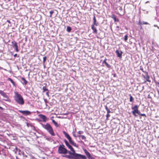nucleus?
<instances>
[{
  "label": "nucleus",
  "instance_id": "1",
  "mask_svg": "<svg viewBox=\"0 0 159 159\" xmlns=\"http://www.w3.org/2000/svg\"><path fill=\"white\" fill-rule=\"evenodd\" d=\"M71 152L69 151L68 152L69 155L78 159H86V157L84 155L80 154H78L75 152V150L73 148V149H70Z\"/></svg>",
  "mask_w": 159,
  "mask_h": 159
},
{
  "label": "nucleus",
  "instance_id": "2",
  "mask_svg": "<svg viewBox=\"0 0 159 159\" xmlns=\"http://www.w3.org/2000/svg\"><path fill=\"white\" fill-rule=\"evenodd\" d=\"M14 98L16 102L20 105L24 104V101L22 96L17 92H15Z\"/></svg>",
  "mask_w": 159,
  "mask_h": 159
},
{
  "label": "nucleus",
  "instance_id": "3",
  "mask_svg": "<svg viewBox=\"0 0 159 159\" xmlns=\"http://www.w3.org/2000/svg\"><path fill=\"white\" fill-rule=\"evenodd\" d=\"M41 125L42 127L46 130L52 136L55 135L53 129L50 124L47 123L46 124H41Z\"/></svg>",
  "mask_w": 159,
  "mask_h": 159
},
{
  "label": "nucleus",
  "instance_id": "4",
  "mask_svg": "<svg viewBox=\"0 0 159 159\" xmlns=\"http://www.w3.org/2000/svg\"><path fill=\"white\" fill-rule=\"evenodd\" d=\"M58 152L60 154H66L67 152V149L65 148L63 145H60L58 147Z\"/></svg>",
  "mask_w": 159,
  "mask_h": 159
},
{
  "label": "nucleus",
  "instance_id": "5",
  "mask_svg": "<svg viewBox=\"0 0 159 159\" xmlns=\"http://www.w3.org/2000/svg\"><path fill=\"white\" fill-rule=\"evenodd\" d=\"M138 107L139 106L137 105H135L134 107H132V109L133 110L132 111V113L135 116H137L136 113L139 115L140 112L138 109Z\"/></svg>",
  "mask_w": 159,
  "mask_h": 159
},
{
  "label": "nucleus",
  "instance_id": "6",
  "mask_svg": "<svg viewBox=\"0 0 159 159\" xmlns=\"http://www.w3.org/2000/svg\"><path fill=\"white\" fill-rule=\"evenodd\" d=\"M19 111L25 116L30 115L31 114V112L29 111L19 110Z\"/></svg>",
  "mask_w": 159,
  "mask_h": 159
},
{
  "label": "nucleus",
  "instance_id": "7",
  "mask_svg": "<svg viewBox=\"0 0 159 159\" xmlns=\"http://www.w3.org/2000/svg\"><path fill=\"white\" fill-rule=\"evenodd\" d=\"M63 134L65 135V137L68 139L69 140V142L71 143L73 141L72 140V139L70 135L67 133L65 131H63Z\"/></svg>",
  "mask_w": 159,
  "mask_h": 159
},
{
  "label": "nucleus",
  "instance_id": "8",
  "mask_svg": "<svg viewBox=\"0 0 159 159\" xmlns=\"http://www.w3.org/2000/svg\"><path fill=\"white\" fill-rule=\"evenodd\" d=\"M116 53L117 57L120 58H121L122 52L121 51L117 50H116Z\"/></svg>",
  "mask_w": 159,
  "mask_h": 159
},
{
  "label": "nucleus",
  "instance_id": "9",
  "mask_svg": "<svg viewBox=\"0 0 159 159\" xmlns=\"http://www.w3.org/2000/svg\"><path fill=\"white\" fill-rule=\"evenodd\" d=\"M39 117L43 120V122H46V121L47 118L44 115L42 114H39Z\"/></svg>",
  "mask_w": 159,
  "mask_h": 159
},
{
  "label": "nucleus",
  "instance_id": "10",
  "mask_svg": "<svg viewBox=\"0 0 159 159\" xmlns=\"http://www.w3.org/2000/svg\"><path fill=\"white\" fill-rule=\"evenodd\" d=\"M64 142L66 145L68 147L69 149H73V148L70 145L68 141L66 140H65Z\"/></svg>",
  "mask_w": 159,
  "mask_h": 159
},
{
  "label": "nucleus",
  "instance_id": "11",
  "mask_svg": "<svg viewBox=\"0 0 159 159\" xmlns=\"http://www.w3.org/2000/svg\"><path fill=\"white\" fill-rule=\"evenodd\" d=\"M0 94L4 98H7V96L3 91L0 90Z\"/></svg>",
  "mask_w": 159,
  "mask_h": 159
},
{
  "label": "nucleus",
  "instance_id": "12",
  "mask_svg": "<svg viewBox=\"0 0 159 159\" xmlns=\"http://www.w3.org/2000/svg\"><path fill=\"white\" fill-rule=\"evenodd\" d=\"M21 82L23 85H26L27 83V81L24 78H22L21 79Z\"/></svg>",
  "mask_w": 159,
  "mask_h": 159
},
{
  "label": "nucleus",
  "instance_id": "13",
  "mask_svg": "<svg viewBox=\"0 0 159 159\" xmlns=\"http://www.w3.org/2000/svg\"><path fill=\"white\" fill-rule=\"evenodd\" d=\"M91 28L92 30H93V33H97V31L96 29V28L94 27V25H92L91 26Z\"/></svg>",
  "mask_w": 159,
  "mask_h": 159
},
{
  "label": "nucleus",
  "instance_id": "14",
  "mask_svg": "<svg viewBox=\"0 0 159 159\" xmlns=\"http://www.w3.org/2000/svg\"><path fill=\"white\" fill-rule=\"evenodd\" d=\"M84 151L85 154L89 158L91 156V155H90V153H89V152H88L86 149H84Z\"/></svg>",
  "mask_w": 159,
  "mask_h": 159
},
{
  "label": "nucleus",
  "instance_id": "15",
  "mask_svg": "<svg viewBox=\"0 0 159 159\" xmlns=\"http://www.w3.org/2000/svg\"><path fill=\"white\" fill-rule=\"evenodd\" d=\"M12 45L13 47H16L17 46V44L16 42L15 41L11 42Z\"/></svg>",
  "mask_w": 159,
  "mask_h": 159
},
{
  "label": "nucleus",
  "instance_id": "16",
  "mask_svg": "<svg viewBox=\"0 0 159 159\" xmlns=\"http://www.w3.org/2000/svg\"><path fill=\"white\" fill-rule=\"evenodd\" d=\"M93 22H93L94 24L93 25H95L96 26H97L98 24V23H96V20L95 15L93 17Z\"/></svg>",
  "mask_w": 159,
  "mask_h": 159
},
{
  "label": "nucleus",
  "instance_id": "17",
  "mask_svg": "<svg viewBox=\"0 0 159 159\" xmlns=\"http://www.w3.org/2000/svg\"><path fill=\"white\" fill-rule=\"evenodd\" d=\"M144 78L147 80V81L149 82H150V80H149V76L147 74L146 75V76L144 77Z\"/></svg>",
  "mask_w": 159,
  "mask_h": 159
},
{
  "label": "nucleus",
  "instance_id": "18",
  "mask_svg": "<svg viewBox=\"0 0 159 159\" xmlns=\"http://www.w3.org/2000/svg\"><path fill=\"white\" fill-rule=\"evenodd\" d=\"M8 80L10 81L14 86H15V83L11 78H8Z\"/></svg>",
  "mask_w": 159,
  "mask_h": 159
},
{
  "label": "nucleus",
  "instance_id": "19",
  "mask_svg": "<svg viewBox=\"0 0 159 159\" xmlns=\"http://www.w3.org/2000/svg\"><path fill=\"white\" fill-rule=\"evenodd\" d=\"M78 137H81L82 139L83 140H85L86 139V137L83 135H77Z\"/></svg>",
  "mask_w": 159,
  "mask_h": 159
},
{
  "label": "nucleus",
  "instance_id": "20",
  "mask_svg": "<svg viewBox=\"0 0 159 159\" xmlns=\"http://www.w3.org/2000/svg\"><path fill=\"white\" fill-rule=\"evenodd\" d=\"M52 122L55 125L56 127H58V125L57 123L55 121V120H52Z\"/></svg>",
  "mask_w": 159,
  "mask_h": 159
},
{
  "label": "nucleus",
  "instance_id": "21",
  "mask_svg": "<svg viewBox=\"0 0 159 159\" xmlns=\"http://www.w3.org/2000/svg\"><path fill=\"white\" fill-rule=\"evenodd\" d=\"M129 101L130 102H132L134 100V98H133V97L131 95V94L129 95Z\"/></svg>",
  "mask_w": 159,
  "mask_h": 159
},
{
  "label": "nucleus",
  "instance_id": "22",
  "mask_svg": "<svg viewBox=\"0 0 159 159\" xmlns=\"http://www.w3.org/2000/svg\"><path fill=\"white\" fill-rule=\"evenodd\" d=\"M71 144L73 146L76 147V148L78 147V145L75 143H74L73 141L71 143Z\"/></svg>",
  "mask_w": 159,
  "mask_h": 159
},
{
  "label": "nucleus",
  "instance_id": "23",
  "mask_svg": "<svg viewBox=\"0 0 159 159\" xmlns=\"http://www.w3.org/2000/svg\"><path fill=\"white\" fill-rule=\"evenodd\" d=\"M105 109L107 111V113H109L111 112L110 110L108 108L107 106H106Z\"/></svg>",
  "mask_w": 159,
  "mask_h": 159
},
{
  "label": "nucleus",
  "instance_id": "24",
  "mask_svg": "<svg viewBox=\"0 0 159 159\" xmlns=\"http://www.w3.org/2000/svg\"><path fill=\"white\" fill-rule=\"evenodd\" d=\"M71 30V29L70 26H67V31L68 32H70Z\"/></svg>",
  "mask_w": 159,
  "mask_h": 159
},
{
  "label": "nucleus",
  "instance_id": "25",
  "mask_svg": "<svg viewBox=\"0 0 159 159\" xmlns=\"http://www.w3.org/2000/svg\"><path fill=\"white\" fill-rule=\"evenodd\" d=\"M43 92H45V91H48V89H47L46 88V87L45 86H43Z\"/></svg>",
  "mask_w": 159,
  "mask_h": 159
},
{
  "label": "nucleus",
  "instance_id": "26",
  "mask_svg": "<svg viewBox=\"0 0 159 159\" xmlns=\"http://www.w3.org/2000/svg\"><path fill=\"white\" fill-rule=\"evenodd\" d=\"M46 59H47L46 57L45 56V57H43V64H44L46 60Z\"/></svg>",
  "mask_w": 159,
  "mask_h": 159
},
{
  "label": "nucleus",
  "instance_id": "27",
  "mask_svg": "<svg viewBox=\"0 0 159 159\" xmlns=\"http://www.w3.org/2000/svg\"><path fill=\"white\" fill-rule=\"evenodd\" d=\"M78 134H83L84 133V132L82 131H78Z\"/></svg>",
  "mask_w": 159,
  "mask_h": 159
},
{
  "label": "nucleus",
  "instance_id": "28",
  "mask_svg": "<svg viewBox=\"0 0 159 159\" xmlns=\"http://www.w3.org/2000/svg\"><path fill=\"white\" fill-rule=\"evenodd\" d=\"M112 18L115 21H118V20H116V18L115 16L114 15H112Z\"/></svg>",
  "mask_w": 159,
  "mask_h": 159
},
{
  "label": "nucleus",
  "instance_id": "29",
  "mask_svg": "<svg viewBox=\"0 0 159 159\" xmlns=\"http://www.w3.org/2000/svg\"><path fill=\"white\" fill-rule=\"evenodd\" d=\"M50 14V16L51 17L52 16V14L54 13V11H51L49 12Z\"/></svg>",
  "mask_w": 159,
  "mask_h": 159
},
{
  "label": "nucleus",
  "instance_id": "30",
  "mask_svg": "<svg viewBox=\"0 0 159 159\" xmlns=\"http://www.w3.org/2000/svg\"><path fill=\"white\" fill-rule=\"evenodd\" d=\"M105 64L107 67H108V68H110L111 67V66H110V65L108 64L107 63H106V64Z\"/></svg>",
  "mask_w": 159,
  "mask_h": 159
},
{
  "label": "nucleus",
  "instance_id": "31",
  "mask_svg": "<svg viewBox=\"0 0 159 159\" xmlns=\"http://www.w3.org/2000/svg\"><path fill=\"white\" fill-rule=\"evenodd\" d=\"M128 39V35H126L125 36L124 40L125 41L127 40Z\"/></svg>",
  "mask_w": 159,
  "mask_h": 159
},
{
  "label": "nucleus",
  "instance_id": "32",
  "mask_svg": "<svg viewBox=\"0 0 159 159\" xmlns=\"http://www.w3.org/2000/svg\"><path fill=\"white\" fill-rule=\"evenodd\" d=\"M139 115H140V116H142L146 117V115L145 114H141L140 112L139 114Z\"/></svg>",
  "mask_w": 159,
  "mask_h": 159
},
{
  "label": "nucleus",
  "instance_id": "33",
  "mask_svg": "<svg viewBox=\"0 0 159 159\" xmlns=\"http://www.w3.org/2000/svg\"><path fill=\"white\" fill-rule=\"evenodd\" d=\"M73 134V136L75 137H78L77 135L76 136L75 134V132H72Z\"/></svg>",
  "mask_w": 159,
  "mask_h": 159
},
{
  "label": "nucleus",
  "instance_id": "34",
  "mask_svg": "<svg viewBox=\"0 0 159 159\" xmlns=\"http://www.w3.org/2000/svg\"><path fill=\"white\" fill-rule=\"evenodd\" d=\"M143 24L147 25V24H149L147 22L143 21Z\"/></svg>",
  "mask_w": 159,
  "mask_h": 159
},
{
  "label": "nucleus",
  "instance_id": "35",
  "mask_svg": "<svg viewBox=\"0 0 159 159\" xmlns=\"http://www.w3.org/2000/svg\"><path fill=\"white\" fill-rule=\"evenodd\" d=\"M107 60V59H105L104 61H103L102 62V63L103 64H106V63H107V62H106V61Z\"/></svg>",
  "mask_w": 159,
  "mask_h": 159
},
{
  "label": "nucleus",
  "instance_id": "36",
  "mask_svg": "<svg viewBox=\"0 0 159 159\" xmlns=\"http://www.w3.org/2000/svg\"><path fill=\"white\" fill-rule=\"evenodd\" d=\"M107 60V59H105L104 61H103L102 62V63L103 64H106V63H107V62H106V61Z\"/></svg>",
  "mask_w": 159,
  "mask_h": 159
},
{
  "label": "nucleus",
  "instance_id": "37",
  "mask_svg": "<svg viewBox=\"0 0 159 159\" xmlns=\"http://www.w3.org/2000/svg\"><path fill=\"white\" fill-rule=\"evenodd\" d=\"M109 114V113H107V114L106 115L107 119L110 116V115Z\"/></svg>",
  "mask_w": 159,
  "mask_h": 159
},
{
  "label": "nucleus",
  "instance_id": "38",
  "mask_svg": "<svg viewBox=\"0 0 159 159\" xmlns=\"http://www.w3.org/2000/svg\"><path fill=\"white\" fill-rule=\"evenodd\" d=\"M139 25H143V22H141L139 21Z\"/></svg>",
  "mask_w": 159,
  "mask_h": 159
},
{
  "label": "nucleus",
  "instance_id": "39",
  "mask_svg": "<svg viewBox=\"0 0 159 159\" xmlns=\"http://www.w3.org/2000/svg\"><path fill=\"white\" fill-rule=\"evenodd\" d=\"M9 100V98H8V97H7V98H6L5 99H4V100L5 101H8Z\"/></svg>",
  "mask_w": 159,
  "mask_h": 159
},
{
  "label": "nucleus",
  "instance_id": "40",
  "mask_svg": "<svg viewBox=\"0 0 159 159\" xmlns=\"http://www.w3.org/2000/svg\"><path fill=\"white\" fill-rule=\"evenodd\" d=\"M88 158L89 159H94L93 157H91V156L89 158Z\"/></svg>",
  "mask_w": 159,
  "mask_h": 159
},
{
  "label": "nucleus",
  "instance_id": "41",
  "mask_svg": "<svg viewBox=\"0 0 159 159\" xmlns=\"http://www.w3.org/2000/svg\"><path fill=\"white\" fill-rule=\"evenodd\" d=\"M46 95H47L48 97L49 96V92L48 91L46 92Z\"/></svg>",
  "mask_w": 159,
  "mask_h": 159
},
{
  "label": "nucleus",
  "instance_id": "42",
  "mask_svg": "<svg viewBox=\"0 0 159 159\" xmlns=\"http://www.w3.org/2000/svg\"><path fill=\"white\" fill-rule=\"evenodd\" d=\"M154 27H157V28L159 29V27L158 26H157V25H154Z\"/></svg>",
  "mask_w": 159,
  "mask_h": 159
},
{
  "label": "nucleus",
  "instance_id": "43",
  "mask_svg": "<svg viewBox=\"0 0 159 159\" xmlns=\"http://www.w3.org/2000/svg\"><path fill=\"white\" fill-rule=\"evenodd\" d=\"M17 56V54H15L14 55V57H16Z\"/></svg>",
  "mask_w": 159,
  "mask_h": 159
},
{
  "label": "nucleus",
  "instance_id": "44",
  "mask_svg": "<svg viewBox=\"0 0 159 159\" xmlns=\"http://www.w3.org/2000/svg\"><path fill=\"white\" fill-rule=\"evenodd\" d=\"M16 49V52H18V51H19V50H18V48H16V49Z\"/></svg>",
  "mask_w": 159,
  "mask_h": 159
},
{
  "label": "nucleus",
  "instance_id": "45",
  "mask_svg": "<svg viewBox=\"0 0 159 159\" xmlns=\"http://www.w3.org/2000/svg\"><path fill=\"white\" fill-rule=\"evenodd\" d=\"M7 22H8V23H9L10 24L11 23V22H10V20H7Z\"/></svg>",
  "mask_w": 159,
  "mask_h": 159
},
{
  "label": "nucleus",
  "instance_id": "46",
  "mask_svg": "<svg viewBox=\"0 0 159 159\" xmlns=\"http://www.w3.org/2000/svg\"><path fill=\"white\" fill-rule=\"evenodd\" d=\"M0 109L1 110H2L3 109V108H2V107H0Z\"/></svg>",
  "mask_w": 159,
  "mask_h": 159
},
{
  "label": "nucleus",
  "instance_id": "47",
  "mask_svg": "<svg viewBox=\"0 0 159 159\" xmlns=\"http://www.w3.org/2000/svg\"><path fill=\"white\" fill-rule=\"evenodd\" d=\"M156 84L158 85V87H159V82H157L156 83Z\"/></svg>",
  "mask_w": 159,
  "mask_h": 159
},
{
  "label": "nucleus",
  "instance_id": "48",
  "mask_svg": "<svg viewBox=\"0 0 159 159\" xmlns=\"http://www.w3.org/2000/svg\"><path fill=\"white\" fill-rule=\"evenodd\" d=\"M119 10L120 11H121L122 10V8L121 7H120L119 8Z\"/></svg>",
  "mask_w": 159,
  "mask_h": 159
},
{
  "label": "nucleus",
  "instance_id": "49",
  "mask_svg": "<svg viewBox=\"0 0 159 159\" xmlns=\"http://www.w3.org/2000/svg\"><path fill=\"white\" fill-rule=\"evenodd\" d=\"M76 129H75V130H74L73 132H75L76 131Z\"/></svg>",
  "mask_w": 159,
  "mask_h": 159
},
{
  "label": "nucleus",
  "instance_id": "50",
  "mask_svg": "<svg viewBox=\"0 0 159 159\" xmlns=\"http://www.w3.org/2000/svg\"><path fill=\"white\" fill-rule=\"evenodd\" d=\"M148 98H151V97L149 96V95H148Z\"/></svg>",
  "mask_w": 159,
  "mask_h": 159
},
{
  "label": "nucleus",
  "instance_id": "51",
  "mask_svg": "<svg viewBox=\"0 0 159 159\" xmlns=\"http://www.w3.org/2000/svg\"><path fill=\"white\" fill-rule=\"evenodd\" d=\"M15 49H16V48H18V46H16V47H15Z\"/></svg>",
  "mask_w": 159,
  "mask_h": 159
},
{
  "label": "nucleus",
  "instance_id": "52",
  "mask_svg": "<svg viewBox=\"0 0 159 159\" xmlns=\"http://www.w3.org/2000/svg\"><path fill=\"white\" fill-rule=\"evenodd\" d=\"M116 75L115 74H114V77H115V76H116Z\"/></svg>",
  "mask_w": 159,
  "mask_h": 159
},
{
  "label": "nucleus",
  "instance_id": "53",
  "mask_svg": "<svg viewBox=\"0 0 159 159\" xmlns=\"http://www.w3.org/2000/svg\"><path fill=\"white\" fill-rule=\"evenodd\" d=\"M116 27H117V28H119V26H117Z\"/></svg>",
  "mask_w": 159,
  "mask_h": 159
}]
</instances>
